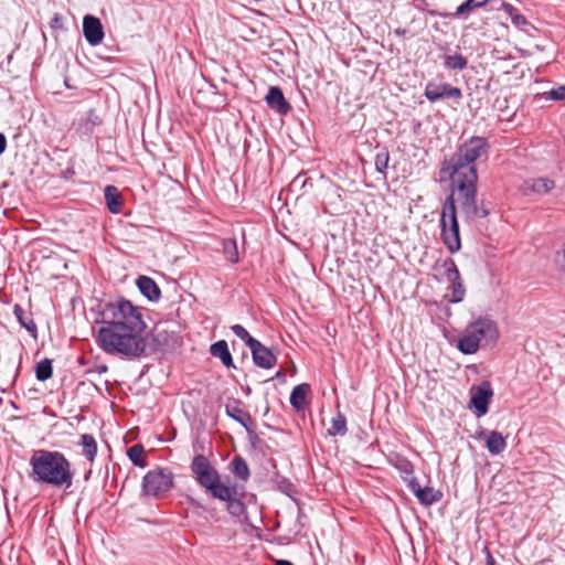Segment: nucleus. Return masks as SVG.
Instances as JSON below:
<instances>
[{
    "instance_id": "nucleus-14",
    "label": "nucleus",
    "mask_w": 565,
    "mask_h": 565,
    "mask_svg": "<svg viewBox=\"0 0 565 565\" xmlns=\"http://www.w3.org/2000/svg\"><path fill=\"white\" fill-rule=\"evenodd\" d=\"M265 100L271 109H275L281 115H285L290 110V105L286 100L281 89L277 86L269 87Z\"/></svg>"
},
{
    "instance_id": "nucleus-16",
    "label": "nucleus",
    "mask_w": 565,
    "mask_h": 565,
    "mask_svg": "<svg viewBox=\"0 0 565 565\" xmlns=\"http://www.w3.org/2000/svg\"><path fill=\"white\" fill-rule=\"evenodd\" d=\"M225 412L227 416L239 423L245 428H247L250 423L249 414L242 408L238 399H232L228 402L225 406Z\"/></svg>"
},
{
    "instance_id": "nucleus-13",
    "label": "nucleus",
    "mask_w": 565,
    "mask_h": 565,
    "mask_svg": "<svg viewBox=\"0 0 565 565\" xmlns=\"http://www.w3.org/2000/svg\"><path fill=\"white\" fill-rule=\"evenodd\" d=\"M254 363L263 369H271L276 363V356L263 343L257 341L250 349Z\"/></svg>"
},
{
    "instance_id": "nucleus-36",
    "label": "nucleus",
    "mask_w": 565,
    "mask_h": 565,
    "mask_svg": "<svg viewBox=\"0 0 565 565\" xmlns=\"http://www.w3.org/2000/svg\"><path fill=\"white\" fill-rule=\"evenodd\" d=\"M537 186H542L545 192H548L551 189L554 188V182L548 179H541L537 181Z\"/></svg>"
},
{
    "instance_id": "nucleus-38",
    "label": "nucleus",
    "mask_w": 565,
    "mask_h": 565,
    "mask_svg": "<svg viewBox=\"0 0 565 565\" xmlns=\"http://www.w3.org/2000/svg\"><path fill=\"white\" fill-rule=\"evenodd\" d=\"M7 148V138L3 134L0 132V154L6 151Z\"/></svg>"
},
{
    "instance_id": "nucleus-11",
    "label": "nucleus",
    "mask_w": 565,
    "mask_h": 565,
    "mask_svg": "<svg viewBox=\"0 0 565 565\" xmlns=\"http://www.w3.org/2000/svg\"><path fill=\"white\" fill-rule=\"evenodd\" d=\"M493 395V391L489 382H482L479 386L472 390L470 405L475 408L476 415L481 417L488 413L489 403Z\"/></svg>"
},
{
    "instance_id": "nucleus-31",
    "label": "nucleus",
    "mask_w": 565,
    "mask_h": 565,
    "mask_svg": "<svg viewBox=\"0 0 565 565\" xmlns=\"http://www.w3.org/2000/svg\"><path fill=\"white\" fill-rule=\"evenodd\" d=\"M345 430V418L341 414H338L335 417L332 418L331 427L328 429V431L331 435H344Z\"/></svg>"
},
{
    "instance_id": "nucleus-37",
    "label": "nucleus",
    "mask_w": 565,
    "mask_h": 565,
    "mask_svg": "<svg viewBox=\"0 0 565 565\" xmlns=\"http://www.w3.org/2000/svg\"><path fill=\"white\" fill-rule=\"evenodd\" d=\"M411 491L418 498V490H422L419 482L416 479H412L408 483Z\"/></svg>"
},
{
    "instance_id": "nucleus-41",
    "label": "nucleus",
    "mask_w": 565,
    "mask_h": 565,
    "mask_svg": "<svg viewBox=\"0 0 565 565\" xmlns=\"http://www.w3.org/2000/svg\"><path fill=\"white\" fill-rule=\"evenodd\" d=\"M107 370V366H103L102 371L105 372Z\"/></svg>"
},
{
    "instance_id": "nucleus-35",
    "label": "nucleus",
    "mask_w": 565,
    "mask_h": 565,
    "mask_svg": "<svg viewBox=\"0 0 565 565\" xmlns=\"http://www.w3.org/2000/svg\"><path fill=\"white\" fill-rule=\"evenodd\" d=\"M236 497H233L231 501H225L227 503V509L232 514H239L243 511V504L241 501L236 500Z\"/></svg>"
},
{
    "instance_id": "nucleus-18",
    "label": "nucleus",
    "mask_w": 565,
    "mask_h": 565,
    "mask_svg": "<svg viewBox=\"0 0 565 565\" xmlns=\"http://www.w3.org/2000/svg\"><path fill=\"white\" fill-rule=\"evenodd\" d=\"M210 352L214 358L220 359L224 366L234 367L232 354L225 340L213 343L210 348Z\"/></svg>"
},
{
    "instance_id": "nucleus-24",
    "label": "nucleus",
    "mask_w": 565,
    "mask_h": 565,
    "mask_svg": "<svg viewBox=\"0 0 565 565\" xmlns=\"http://www.w3.org/2000/svg\"><path fill=\"white\" fill-rule=\"evenodd\" d=\"M441 492L436 491L434 488L425 487L418 490V501L425 505H431L433 503L441 499Z\"/></svg>"
},
{
    "instance_id": "nucleus-39",
    "label": "nucleus",
    "mask_w": 565,
    "mask_h": 565,
    "mask_svg": "<svg viewBox=\"0 0 565 565\" xmlns=\"http://www.w3.org/2000/svg\"><path fill=\"white\" fill-rule=\"evenodd\" d=\"M486 565H495V559L493 558V556L491 555V553L489 552V550H487V561H486Z\"/></svg>"
},
{
    "instance_id": "nucleus-5",
    "label": "nucleus",
    "mask_w": 565,
    "mask_h": 565,
    "mask_svg": "<svg viewBox=\"0 0 565 565\" xmlns=\"http://www.w3.org/2000/svg\"><path fill=\"white\" fill-rule=\"evenodd\" d=\"M499 337L498 323L488 317H480L461 331L456 347L462 354L470 355L481 348L495 344Z\"/></svg>"
},
{
    "instance_id": "nucleus-34",
    "label": "nucleus",
    "mask_w": 565,
    "mask_h": 565,
    "mask_svg": "<svg viewBox=\"0 0 565 565\" xmlns=\"http://www.w3.org/2000/svg\"><path fill=\"white\" fill-rule=\"evenodd\" d=\"M547 98L553 100H565V85L551 89L546 93Z\"/></svg>"
},
{
    "instance_id": "nucleus-26",
    "label": "nucleus",
    "mask_w": 565,
    "mask_h": 565,
    "mask_svg": "<svg viewBox=\"0 0 565 565\" xmlns=\"http://www.w3.org/2000/svg\"><path fill=\"white\" fill-rule=\"evenodd\" d=\"M468 61L467 58L459 53L454 55H447L445 57V66L449 70L462 71L467 67Z\"/></svg>"
},
{
    "instance_id": "nucleus-22",
    "label": "nucleus",
    "mask_w": 565,
    "mask_h": 565,
    "mask_svg": "<svg viewBox=\"0 0 565 565\" xmlns=\"http://www.w3.org/2000/svg\"><path fill=\"white\" fill-rule=\"evenodd\" d=\"M13 313L19 321V323L26 329L30 333L34 334L36 332V324L33 321L30 313L25 312L21 306L15 305L13 308Z\"/></svg>"
},
{
    "instance_id": "nucleus-6",
    "label": "nucleus",
    "mask_w": 565,
    "mask_h": 565,
    "mask_svg": "<svg viewBox=\"0 0 565 565\" xmlns=\"http://www.w3.org/2000/svg\"><path fill=\"white\" fill-rule=\"evenodd\" d=\"M100 319L102 327L129 331L130 329L145 331L146 329L139 308L125 299L105 303L100 310Z\"/></svg>"
},
{
    "instance_id": "nucleus-27",
    "label": "nucleus",
    "mask_w": 565,
    "mask_h": 565,
    "mask_svg": "<svg viewBox=\"0 0 565 565\" xmlns=\"http://www.w3.org/2000/svg\"><path fill=\"white\" fill-rule=\"evenodd\" d=\"M52 373H53L52 362L49 359L42 360L35 366L36 379L41 382L49 380L52 376Z\"/></svg>"
},
{
    "instance_id": "nucleus-12",
    "label": "nucleus",
    "mask_w": 565,
    "mask_h": 565,
    "mask_svg": "<svg viewBox=\"0 0 565 565\" xmlns=\"http://www.w3.org/2000/svg\"><path fill=\"white\" fill-rule=\"evenodd\" d=\"M83 32L86 41L93 46L100 44L105 35L100 20L90 14L83 19Z\"/></svg>"
},
{
    "instance_id": "nucleus-2",
    "label": "nucleus",
    "mask_w": 565,
    "mask_h": 565,
    "mask_svg": "<svg viewBox=\"0 0 565 565\" xmlns=\"http://www.w3.org/2000/svg\"><path fill=\"white\" fill-rule=\"evenodd\" d=\"M30 477L34 482L45 483L55 488H70L73 483V471L70 460L56 450L39 449L30 458Z\"/></svg>"
},
{
    "instance_id": "nucleus-4",
    "label": "nucleus",
    "mask_w": 565,
    "mask_h": 565,
    "mask_svg": "<svg viewBox=\"0 0 565 565\" xmlns=\"http://www.w3.org/2000/svg\"><path fill=\"white\" fill-rule=\"evenodd\" d=\"M191 471L196 482L221 501H231L237 494V487L223 480L216 468L203 455H196L191 462Z\"/></svg>"
},
{
    "instance_id": "nucleus-3",
    "label": "nucleus",
    "mask_w": 565,
    "mask_h": 565,
    "mask_svg": "<svg viewBox=\"0 0 565 565\" xmlns=\"http://www.w3.org/2000/svg\"><path fill=\"white\" fill-rule=\"evenodd\" d=\"M97 344L107 354L125 359L140 356L147 347L142 330H126L100 327L97 333Z\"/></svg>"
},
{
    "instance_id": "nucleus-30",
    "label": "nucleus",
    "mask_w": 565,
    "mask_h": 565,
    "mask_svg": "<svg viewBox=\"0 0 565 565\" xmlns=\"http://www.w3.org/2000/svg\"><path fill=\"white\" fill-rule=\"evenodd\" d=\"M231 329L234 332V334L238 337L241 340H243L249 349L252 347H255V343L258 341L250 337L248 331L241 324H234L231 327Z\"/></svg>"
},
{
    "instance_id": "nucleus-8",
    "label": "nucleus",
    "mask_w": 565,
    "mask_h": 565,
    "mask_svg": "<svg viewBox=\"0 0 565 565\" xmlns=\"http://www.w3.org/2000/svg\"><path fill=\"white\" fill-rule=\"evenodd\" d=\"M173 486V475L168 469H154L146 473L142 479V490L146 494L159 497L168 492Z\"/></svg>"
},
{
    "instance_id": "nucleus-32",
    "label": "nucleus",
    "mask_w": 565,
    "mask_h": 565,
    "mask_svg": "<svg viewBox=\"0 0 565 565\" xmlns=\"http://www.w3.org/2000/svg\"><path fill=\"white\" fill-rule=\"evenodd\" d=\"M390 162V153L386 149L381 150L375 156V168L382 174H385V171L388 167Z\"/></svg>"
},
{
    "instance_id": "nucleus-23",
    "label": "nucleus",
    "mask_w": 565,
    "mask_h": 565,
    "mask_svg": "<svg viewBox=\"0 0 565 565\" xmlns=\"http://www.w3.org/2000/svg\"><path fill=\"white\" fill-rule=\"evenodd\" d=\"M232 472L238 479L246 481L249 478V468L245 459L239 456H235L231 461Z\"/></svg>"
},
{
    "instance_id": "nucleus-19",
    "label": "nucleus",
    "mask_w": 565,
    "mask_h": 565,
    "mask_svg": "<svg viewBox=\"0 0 565 565\" xmlns=\"http://www.w3.org/2000/svg\"><path fill=\"white\" fill-rule=\"evenodd\" d=\"M105 201L111 213H119L122 204L121 195L116 186L107 185L105 188Z\"/></svg>"
},
{
    "instance_id": "nucleus-21",
    "label": "nucleus",
    "mask_w": 565,
    "mask_h": 565,
    "mask_svg": "<svg viewBox=\"0 0 565 565\" xmlns=\"http://www.w3.org/2000/svg\"><path fill=\"white\" fill-rule=\"evenodd\" d=\"M81 446L83 448V456H85L89 462H93L97 454V443L94 436L83 434L81 436Z\"/></svg>"
},
{
    "instance_id": "nucleus-15",
    "label": "nucleus",
    "mask_w": 565,
    "mask_h": 565,
    "mask_svg": "<svg viewBox=\"0 0 565 565\" xmlns=\"http://www.w3.org/2000/svg\"><path fill=\"white\" fill-rule=\"evenodd\" d=\"M482 436L486 437V447L491 455H499L505 449L507 441L501 433L497 430H492L489 433L481 430L479 437Z\"/></svg>"
},
{
    "instance_id": "nucleus-40",
    "label": "nucleus",
    "mask_w": 565,
    "mask_h": 565,
    "mask_svg": "<svg viewBox=\"0 0 565 565\" xmlns=\"http://www.w3.org/2000/svg\"><path fill=\"white\" fill-rule=\"evenodd\" d=\"M275 565H294L291 562L289 561H285V559H279L276 562Z\"/></svg>"
},
{
    "instance_id": "nucleus-33",
    "label": "nucleus",
    "mask_w": 565,
    "mask_h": 565,
    "mask_svg": "<svg viewBox=\"0 0 565 565\" xmlns=\"http://www.w3.org/2000/svg\"><path fill=\"white\" fill-rule=\"evenodd\" d=\"M502 8L516 26H521L526 23V19L521 13H519V11L513 6L504 3Z\"/></svg>"
},
{
    "instance_id": "nucleus-10",
    "label": "nucleus",
    "mask_w": 565,
    "mask_h": 565,
    "mask_svg": "<svg viewBox=\"0 0 565 565\" xmlns=\"http://www.w3.org/2000/svg\"><path fill=\"white\" fill-rule=\"evenodd\" d=\"M424 96L435 103L441 98H450L459 102L462 98V92L459 87L451 86L447 83L428 82L425 86Z\"/></svg>"
},
{
    "instance_id": "nucleus-1",
    "label": "nucleus",
    "mask_w": 565,
    "mask_h": 565,
    "mask_svg": "<svg viewBox=\"0 0 565 565\" xmlns=\"http://www.w3.org/2000/svg\"><path fill=\"white\" fill-rule=\"evenodd\" d=\"M489 143L486 138L472 137L463 142L457 151L443 162L441 173H448L451 190L456 191L457 201L467 220L484 217L487 210L477 206L478 172L475 162L487 154Z\"/></svg>"
},
{
    "instance_id": "nucleus-29",
    "label": "nucleus",
    "mask_w": 565,
    "mask_h": 565,
    "mask_svg": "<svg viewBox=\"0 0 565 565\" xmlns=\"http://www.w3.org/2000/svg\"><path fill=\"white\" fill-rule=\"evenodd\" d=\"M143 452H145L143 447L141 445L137 444V445L131 446L128 449L127 455L135 466L145 468L147 463L142 459Z\"/></svg>"
},
{
    "instance_id": "nucleus-28",
    "label": "nucleus",
    "mask_w": 565,
    "mask_h": 565,
    "mask_svg": "<svg viewBox=\"0 0 565 565\" xmlns=\"http://www.w3.org/2000/svg\"><path fill=\"white\" fill-rule=\"evenodd\" d=\"M223 253L227 260L235 264L238 262L237 245L234 239L227 238L222 242Z\"/></svg>"
},
{
    "instance_id": "nucleus-7",
    "label": "nucleus",
    "mask_w": 565,
    "mask_h": 565,
    "mask_svg": "<svg viewBox=\"0 0 565 565\" xmlns=\"http://www.w3.org/2000/svg\"><path fill=\"white\" fill-rule=\"evenodd\" d=\"M456 203H458L457 194L455 190H451L450 195L446 198L443 204L440 217L441 241L450 254H455L461 249Z\"/></svg>"
},
{
    "instance_id": "nucleus-9",
    "label": "nucleus",
    "mask_w": 565,
    "mask_h": 565,
    "mask_svg": "<svg viewBox=\"0 0 565 565\" xmlns=\"http://www.w3.org/2000/svg\"><path fill=\"white\" fill-rule=\"evenodd\" d=\"M441 267L444 268V276L446 280L450 284L449 290V300L451 302H459L463 299L466 289L462 285L459 269L452 258H447L441 263Z\"/></svg>"
},
{
    "instance_id": "nucleus-20",
    "label": "nucleus",
    "mask_w": 565,
    "mask_h": 565,
    "mask_svg": "<svg viewBox=\"0 0 565 565\" xmlns=\"http://www.w3.org/2000/svg\"><path fill=\"white\" fill-rule=\"evenodd\" d=\"M310 387L308 384H300L294 387L290 394V404L297 409L301 411L307 405V394Z\"/></svg>"
},
{
    "instance_id": "nucleus-17",
    "label": "nucleus",
    "mask_w": 565,
    "mask_h": 565,
    "mask_svg": "<svg viewBox=\"0 0 565 565\" xmlns=\"http://www.w3.org/2000/svg\"><path fill=\"white\" fill-rule=\"evenodd\" d=\"M137 286L140 292L150 301L159 300L161 292L158 285L153 279L147 276H141L137 279Z\"/></svg>"
},
{
    "instance_id": "nucleus-42",
    "label": "nucleus",
    "mask_w": 565,
    "mask_h": 565,
    "mask_svg": "<svg viewBox=\"0 0 565 565\" xmlns=\"http://www.w3.org/2000/svg\"><path fill=\"white\" fill-rule=\"evenodd\" d=\"M564 260H565V249H564Z\"/></svg>"
},
{
    "instance_id": "nucleus-25",
    "label": "nucleus",
    "mask_w": 565,
    "mask_h": 565,
    "mask_svg": "<svg viewBox=\"0 0 565 565\" xmlns=\"http://www.w3.org/2000/svg\"><path fill=\"white\" fill-rule=\"evenodd\" d=\"M489 0H467L460 4L451 17H459L471 12L473 9L481 8L488 3Z\"/></svg>"
}]
</instances>
